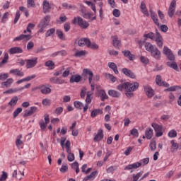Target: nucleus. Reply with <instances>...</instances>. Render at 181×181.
Instances as JSON below:
<instances>
[{
	"mask_svg": "<svg viewBox=\"0 0 181 181\" xmlns=\"http://www.w3.org/2000/svg\"><path fill=\"white\" fill-rule=\"evenodd\" d=\"M117 88L119 91H125V95L127 98H132L134 97V91H136L139 88V83L124 82L119 84Z\"/></svg>",
	"mask_w": 181,
	"mask_h": 181,
	"instance_id": "f257e3e1",
	"label": "nucleus"
},
{
	"mask_svg": "<svg viewBox=\"0 0 181 181\" xmlns=\"http://www.w3.org/2000/svg\"><path fill=\"white\" fill-rule=\"evenodd\" d=\"M144 37H146V39H151V40H155L159 49H162L163 47V37L158 29H156V35L155 33L150 32L148 34H144Z\"/></svg>",
	"mask_w": 181,
	"mask_h": 181,
	"instance_id": "f03ea898",
	"label": "nucleus"
},
{
	"mask_svg": "<svg viewBox=\"0 0 181 181\" xmlns=\"http://www.w3.org/2000/svg\"><path fill=\"white\" fill-rule=\"evenodd\" d=\"M145 49L147 52H151V55L156 60H160L162 54L156 46L152 45L151 42H146Z\"/></svg>",
	"mask_w": 181,
	"mask_h": 181,
	"instance_id": "7ed1b4c3",
	"label": "nucleus"
},
{
	"mask_svg": "<svg viewBox=\"0 0 181 181\" xmlns=\"http://www.w3.org/2000/svg\"><path fill=\"white\" fill-rule=\"evenodd\" d=\"M87 76H88V83L90 85L91 92L93 93L94 90H95V84L93 83V77H94V74L91 70L88 69H83L82 72V77H85L87 78Z\"/></svg>",
	"mask_w": 181,
	"mask_h": 181,
	"instance_id": "20e7f679",
	"label": "nucleus"
},
{
	"mask_svg": "<svg viewBox=\"0 0 181 181\" xmlns=\"http://www.w3.org/2000/svg\"><path fill=\"white\" fill-rule=\"evenodd\" d=\"M49 23H50V16H46L38 24L39 33H45L47 26H49Z\"/></svg>",
	"mask_w": 181,
	"mask_h": 181,
	"instance_id": "39448f33",
	"label": "nucleus"
},
{
	"mask_svg": "<svg viewBox=\"0 0 181 181\" xmlns=\"http://www.w3.org/2000/svg\"><path fill=\"white\" fill-rule=\"evenodd\" d=\"M72 23L73 25H77L78 26L81 27V29H87L88 26H90V23L80 16L74 17L72 21Z\"/></svg>",
	"mask_w": 181,
	"mask_h": 181,
	"instance_id": "423d86ee",
	"label": "nucleus"
},
{
	"mask_svg": "<svg viewBox=\"0 0 181 181\" xmlns=\"http://www.w3.org/2000/svg\"><path fill=\"white\" fill-rule=\"evenodd\" d=\"M163 53L165 56H167L168 60L170 62H175V54H173V52H172V50L169 49V47L164 46L163 49Z\"/></svg>",
	"mask_w": 181,
	"mask_h": 181,
	"instance_id": "0eeeda50",
	"label": "nucleus"
},
{
	"mask_svg": "<svg viewBox=\"0 0 181 181\" xmlns=\"http://www.w3.org/2000/svg\"><path fill=\"white\" fill-rule=\"evenodd\" d=\"M44 119H41L39 122V125L40 127L41 128L42 131H45V129H46V127H47V124H49V122H50V118L49 117V114H45L44 115Z\"/></svg>",
	"mask_w": 181,
	"mask_h": 181,
	"instance_id": "6e6552de",
	"label": "nucleus"
},
{
	"mask_svg": "<svg viewBox=\"0 0 181 181\" xmlns=\"http://www.w3.org/2000/svg\"><path fill=\"white\" fill-rule=\"evenodd\" d=\"M151 127L153 128L156 132V136L159 138V136H162V135H163V132H162L163 127H162V125H159L156 123H152Z\"/></svg>",
	"mask_w": 181,
	"mask_h": 181,
	"instance_id": "1a4fd4ad",
	"label": "nucleus"
},
{
	"mask_svg": "<svg viewBox=\"0 0 181 181\" xmlns=\"http://www.w3.org/2000/svg\"><path fill=\"white\" fill-rule=\"evenodd\" d=\"M175 11H176V0H173L168 8V16H170V18H172L175 15Z\"/></svg>",
	"mask_w": 181,
	"mask_h": 181,
	"instance_id": "9d476101",
	"label": "nucleus"
},
{
	"mask_svg": "<svg viewBox=\"0 0 181 181\" xmlns=\"http://www.w3.org/2000/svg\"><path fill=\"white\" fill-rule=\"evenodd\" d=\"M144 88V93H146V95L148 98H152L153 95H155V90H153L152 87H151L149 85H145Z\"/></svg>",
	"mask_w": 181,
	"mask_h": 181,
	"instance_id": "9b49d317",
	"label": "nucleus"
},
{
	"mask_svg": "<svg viewBox=\"0 0 181 181\" xmlns=\"http://www.w3.org/2000/svg\"><path fill=\"white\" fill-rule=\"evenodd\" d=\"M37 64V57H34L31 59H27L26 60V69H33V67H35Z\"/></svg>",
	"mask_w": 181,
	"mask_h": 181,
	"instance_id": "f8f14e48",
	"label": "nucleus"
},
{
	"mask_svg": "<svg viewBox=\"0 0 181 181\" xmlns=\"http://www.w3.org/2000/svg\"><path fill=\"white\" fill-rule=\"evenodd\" d=\"M156 83L160 87H169V83H168V82L162 81V76L160 75L156 76Z\"/></svg>",
	"mask_w": 181,
	"mask_h": 181,
	"instance_id": "ddd939ff",
	"label": "nucleus"
},
{
	"mask_svg": "<svg viewBox=\"0 0 181 181\" xmlns=\"http://www.w3.org/2000/svg\"><path fill=\"white\" fill-rule=\"evenodd\" d=\"M49 81H51V83H53V84L58 85L66 84L67 83L66 82V80L62 79L59 77H52L49 78Z\"/></svg>",
	"mask_w": 181,
	"mask_h": 181,
	"instance_id": "4468645a",
	"label": "nucleus"
},
{
	"mask_svg": "<svg viewBox=\"0 0 181 181\" xmlns=\"http://www.w3.org/2000/svg\"><path fill=\"white\" fill-rule=\"evenodd\" d=\"M50 86L49 85H41L40 86V92L45 95H47V94H50L52 93V89L50 88Z\"/></svg>",
	"mask_w": 181,
	"mask_h": 181,
	"instance_id": "2eb2a0df",
	"label": "nucleus"
},
{
	"mask_svg": "<svg viewBox=\"0 0 181 181\" xmlns=\"http://www.w3.org/2000/svg\"><path fill=\"white\" fill-rule=\"evenodd\" d=\"M37 111V107L36 106H32L30 107V110H27L25 111V113L23 115V117L26 118V117H30V115H33L35 112Z\"/></svg>",
	"mask_w": 181,
	"mask_h": 181,
	"instance_id": "dca6fc26",
	"label": "nucleus"
},
{
	"mask_svg": "<svg viewBox=\"0 0 181 181\" xmlns=\"http://www.w3.org/2000/svg\"><path fill=\"white\" fill-rule=\"evenodd\" d=\"M78 46H80V47H83V46H90V38H81L78 41Z\"/></svg>",
	"mask_w": 181,
	"mask_h": 181,
	"instance_id": "f3484780",
	"label": "nucleus"
},
{
	"mask_svg": "<svg viewBox=\"0 0 181 181\" xmlns=\"http://www.w3.org/2000/svg\"><path fill=\"white\" fill-rule=\"evenodd\" d=\"M142 166V163L136 162L133 164H129L124 168V170H131L132 169H138V168H141Z\"/></svg>",
	"mask_w": 181,
	"mask_h": 181,
	"instance_id": "a211bd4d",
	"label": "nucleus"
},
{
	"mask_svg": "<svg viewBox=\"0 0 181 181\" xmlns=\"http://www.w3.org/2000/svg\"><path fill=\"white\" fill-rule=\"evenodd\" d=\"M13 83V78H9L6 81H3L1 83V88H9L11 86Z\"/></svg>",
	"mask_w": 181,
	"mask_h": 181,
	"instance_id": "6ab92c4d",
	"label": "nucleus"
},
{
	"mask_svg": "<svg viewBox=\"0 0 181 181\" xmlns=\"http://www.w3.org/2000/svg\"><path fill=\"white\" fill-rule=\"evenodd\" d=\"M122 71L124 76H127V77H129L130 78H135V74L132 72L130 69H128L127 68H123L122 69Z\"/></svg>",
	"mask_w": 181,
	"mask_h": 181,
	"instance_id": "aec40b11",
	"label": "nucleus"
},
{
	"mask_svg": "<svg viewBox=\"0 0 181 181\" xmlns=\"http://www.w3.org/2000/svg\"><path fill=\"white\" fill-rule=\"evenodd\" d=\"M104 138V132H103V129H99L98 131L97 134L93 138V141L95 142H100V141H102V139Z\"/></svg>",
	"mask_w": 181,
	"mask_h": 181,
	"instance_id": "412c9836",
	"label": "nucleus"
},
{
	"mask_svg": "<svg viewBox=\"0 0 181 181\" xmlns=\"http://www.w3.org/2000/svg\"><path fill=\"white\" fill-rule=\"evenodd\" d=\"M8 52L11 54H18L19 53H23V49L20 47H13L8 49Z\"/></svg>",
	"mask_w": 181,
	"mask_h": 181,
	"instance_id": "4be33fe9",
	"label": "nucleus"
},
{
	"mask_svg": "<svg viewBox=\"0 0 181 181\" xmlns=\"http://www.w3.org/2000/svg\"><path fill=\"white\" fill-rule=\"evenodd\" d=\"M81 81V76L78 74L72 75L70 77L69 83L73 84V83H80Z\"/></svg>",
	"mask_w": 181,
	"mask_h": 181,
	"instance_id": "5701e85b",
	"label": "nucleus"
},
{
	"mask_svg": "<svg viewBox=\"0 0 181 181\" xmlns=\"http://www.w3.org/2000/svg\"><path fill=\"white\" fill-rule=\"evenodd\" d=\"M10 74H13V76H18V77H23L25 73L21 71L19 69H14L10 70Z\"/></svg>",
	"mask_w": 181,
	"mask_h": 181,
	"instance_id": "b1692460",
	"label": "nucleus"
},
{
	"mask_svg": "<svg viewBox=\"0 0 181 181\" xmlns=\"http://www.w3.org/2000/svg\"><path fill=\"white\" fill-rule=\"evenodd\" d=\"M112 45L115 49H119L121 40H118V35L112 36Z\"/></svg>",
	"mask_w": 181,
	"mask_h": 181,
	"instance_id": "393cba45",
	"label": "nucleus"
},
{
	"mask_svg": "<svg viewBox=\"0 0 181 181\" xmlns=\"http://www.w3.org/2000/svg\"><path fill=\"white\" fill-rule=\"evenodd\" d=\"M122 54H124V57H128L129 60L132 62L135 60V55L131 53L129 50H124L122 51Z\"/></svg>",
	"mask_w": 181,
	"mask_h": 181,
	"instance_id": "a878e982",
	"label": "nucleus"
},
{
	"mask_svg": "<svg viewBox=\"0 0 181 181\" xmlns=\"http://www.w3.org/2000/svg\"><path fill=\"white\" fill-rule=\"evenodd\" d=\"M150 13H151V19L152 21L154 22V23L157 25L159 26V19H158V15L156 13H155L153 12V11H152V9H151L149 11Z\"/></svg>",
	"mask_w": 181,
	"mask_h": 181,
	"instance_id": "bb28decb",
	"label": "nucleus"
},
{
	"mask_svg": "<svg viewBox=\"0 0 181 181\" xmlns=\"http://www.w3.org/2000/svg\"><path fill=\"white\" fill-rule=\"evenodd\" d=\"M33 78H36L35 74L30 75L29 76H27L26 78L17 81L16 84H21V83H23L25 81H30V80H33Z\"/></svg>",
	"mask_w": 181,
	"mask_h": 181,
	"instance_id": "cd10ccee",
	"label": "nucleus"
},
{
	"mask_svg": "<svg viewBox=\"0 0 181 181\" xmlns=\"http://www.w3.org/2000/svg\"><path fill=\"white\" fill-rule=\"evenodd\" d=\"M50 4L49 3V1H47V0H45L43 1V12L44 13H48V12H50Z\"/></svg>",
	"mask_w": 181,
	"mask_h": 181,
	"instance_id": "c85d7f7f",
	"label": "nucleus"
},
{
	"mask_svg": "<svg viewBox=\"0 0 181 181\" xmlns=\"http://www.w3.org/2000/svg\"><path fill=\"white\" fill-rule=\"evenodd\" d=\"M166 65L168 67H170V69H173V70H175V71H179V66H177V64L176 63V62L173 61L172 62H167Z\"/></svg>",
	"mask_w": 181,
	"mask_h": 181,
	"instance_id": "c756f323",
	"label": "nucleus"
},
{
	"mask_svg": "<svg viewBox=\"0 0 181 181\" xmlns=\"http://www.w3.org/2000/svg\"><path fill=\"white\" fill-rule=\"evenodd\" d=\"M108 94L110 97H113L114 98H118L121 95V93L115 90H109Z\"/></svg>",
	"mask_w": 181,
	"mask_h": 181,
	"instance_id": "7c9ffc66",
	"label": "nucleus"
},
{
	"mask_svg": "<svg viewBox=\"0 0 181 181\" xmlns=\"http://www.w3.org/2000/svg\"><path fill=\"white\" fill-rule=\"evenodd\" d=\"M107 66H108L109 69H111L112 70H113L115 74H118V73H119L118 66H117V64H115V63L109 62L107 64Z\"/></svg>",
	"mask_w": 181,
	"mask_h": 181,
	"instance_id": "2f4dec72",
	"label": "nucleus"
},
{
	"mask_svg": "<svg viewBox=\"0 0 181 181\" xmlns=\"http://www.w3.org/2000/svg\"><path fill=\"white\" fill-rule=\"evenodd\" d=\"M97 171L92 172L89 175H87L83 178V181L94 180L95 176H97Z\"/></svg>",
	"mask_w": 181,
	"mask_h": 181,
	"instance_id": "473e14b6",
	"label": "nucleus"
},
{
	"mask_svg": "<svg viewBox=\"0 0 181 181\" xmlns=\"http://www.w3.org/2000/svg\"><path fill=\"white\" fill-rule=\"evenodd\" d=\"M145 135L147 139H152V137L153 136V130L152 128L146 129Z\"/></svg>",
	"mask_w": 181,
	"mask_h": 181,
	"instance_id": "72a5a7b5",
	"label": "nucleus"
},
{
	"mask_svg": "<svg viewBox=\"0 0 181 181\" xmlns=\"http://www.w3.org/2000/svg\"><path fill=\"white\" fill-rule=\"evenodd\" d=\"M100 114H103V110H101L100 109H95L91 111L90 117L91 118H95V117H97V115Z\"/></svg>",
	"mask_w": 181,
	"mask_h": 181,
	"instance_id": "f704fd0d",
	"label": "nucleus"
},
{
	"mask_svg": "<svg viewBox=\"0 0 181 181\" xmlns=\"http://www.w3.org/2000/svg\"><path fill=\"white\" fill-rule=\"evenodd\" d=\"M56 33L59 39H60L61 40H66V35H64V33H63V31H62V30H57Z\"/></svg>",
	"mask_w": 181,
	"mask_h": 181,
	"instance_id": "c9c22d12",
	"label": "nucleus"
},
{
	"mask_svg": "<svg viewBox=\"0 0 181 181\" xmlns=\"http://www.w3.org/2000/svg\"><path fill=\"white\" fill-rule=\"evenodd\" d=\"M18 96L13 97L8 103V105H10V107H13L16 105V104H18Z\"/></svg>",
	"mask_w": 181,
	"mask_h": 181,
	"instance_id": "e433bc0d",
	"label": "nucleus"
},
{
	"mask_svg": "<svg viewBox=\"0 0 181 181\" xmlns=\"http://www.w3.org/2000/svg\"><path fill=\"white\" fill-rule=\"evenodd\" d=\"M93 93H91L90 91L87 92L86 98V104H91V101H92L91 95H93Z\"/></svg>",
	"mask_w": 181,
	"mask_h": 181,
	"instance_id": "4c0bfd02",
	"label": "nucleus"
},
{
	"mask_svg": "<svg viewBox=\"0 0 181 181\" xmlns=\"http://www.w3.org/2000/svg\"><path fill=\"white\" fill-rule=\"evenodd\" d=\"M45 66H46V67H49L50 70H53V69H54L55 65L53 61L49 60L45 62Z\"/></svg>",
	"mask_w": 181,
	"mask_h": 181,
	"instance_id": "58836bf2",
	"label": "nucleus"
},
{
	"mask_svg": "<svg viewBox=\"0 0 181 181\" xmlns=\"http://www.w3.org/2000/svg\"><path fill=\"white\" fill-rule=\"evenodd\" d=\"M21 139H22V134L18 135L16 140V145L18 148H19V146L23 144V141H22Z\"/></svg>",
	"mask_w": 181,
	"mask_h": 181,
	"instance_id": "ea45409f",
	"label": "nucleus"
},
{
	"mask_svg": "<svg viewBox=\"0 0 181 181\" xmlns=\"http://www.w3.org/2000/svg\"><path fill=\"white\" fill-rule=\"evenodd\" d=\"M100 94H101L100 95L101 101H105V100H108V95H107L105 90H101Z\"/></svg>",
	"mask_w": 181,
	"mask_h": 181,
	"instance_id": "a19ab883",
	"label": "nucleus"
},
{
	"mask_svg": "<svg viewBox=\"0 0 181 181\" xmlns=\"http://www.w3.org/2000/svg\"><path fill=\"white\" fill-rule=\"evenodd\" d=\"M42 104L45 107H50V104H52V100H50V99L49 98H45L42 100Z\"/></svg>",
	"mask_w": 181,
	"mask_h": 181,
	"instance_id": "79ce46f5",
	"label": "nucleus"
},
{
	"mask_svg": "<svg viewBox=\"0 0 181 181\" xmlns=\"http://www.w3.org/2000/svg\"><path fill=\"white\" fill-rule=\"evenodd\" d=\"M74 105L75 108H77L78 110H83V103L80 101H74Z\"/></svg>",
	"mask_w": 181,
	"mask_h": 181,
	"instance_id": "37998d69",
	"label": "nucleus"
},
{
	"mask_svg": "<svg viewBox=\"0 0 181 181\" xmlns=\"http://www.w3.org/2000/svg\"><path fill=\"white\" fill-rule=\"evenodd\" d=\"M54 32H56V28L49 29L45 33V37H49L52 36L53 33H54Z\"/></svg>",
	"mask_w": 181,
	"mask_h": 181,
	"instance_id": "c03bdc74",
	"label": "nucleus"
},
{
	"mask_svg": "<svg viewBox=\"0 0 181 181\" xmlns=\"http://www.w3.org/2000/svg\"><path fill=\"white\" fill-rule=\"evenodd\" d=\"M106 77H107V78L110 80V81H112V83H115V81H117V77L114 76V75H112V74H106Z\"/></svg>",
	"mask_w": 181,
	"mask_h": 181,
	"instance_id": "a18cd8bd",
	"label": "nucleus"
},
{
	"mask_svg": "<svg viewBox=\"0 0 181 181\" xmlns=\"http://www.w3.org/2000/svg\"><path fill=\"white\" fill-rule=\"evenodd\" d=\"M9 59V54H8L7 52L4 54V59L2 61L0 62V67L1 64H5V63H8V59Z\"/></svg>",
	"mask_w": 181,
	"mask_h": 181,
	"instance_id": "49530a36",
	"label": "nucleus"
},
{
	"mask_svg": "<svg viewBox=\"0 0 181 181\" xmlns=\"http://www.w3.org/2000/svg\"><path fill=\"white\" fill-rule=\"evenodd\" d=\"M168 136L170 138H176V136H177V132H176V130L175 129L170 130L168 132Z\"/></svg>",
	"mask_w": 181,
	"mask_h": 181,
	"instance_id": "de8ad7c7",
	"label": "nucleus"
},
{
	"mask_svg": "<svg viewBox=\"0 0 181 181\" xmlns=\"http://www.w3.org/2000/svg\"><path fill=\"white\" fill-rule=\"evenodd\" d=\"M22 107H18L13 113V118H16V117H18V115L22 112Z\"/></svg>",
	"mask_w": 181,
	"mask_h": 181,
	"instance_id": "09e8293b",
	"label": "nucleus"
},
{
	"mask_svg": "<svg viewBox=\"0 0 181 181\" xmlns=\"http://www.w3.org/2000/svg\"><path fill=\"white\" fill-rule=\"evenodd\" d=\"M86 94H87V87L83 86L80 93L81 98H84Z\"/></svg>",
	"mask_w": 181,
	"mask_h": 181,
	"instance_id": "8fccbe9b",
	"label": "nucleus"
},
{
	"mask_svg": "<svg viewBox=\"0 0 181 181\" xmlns=\"http://www.w3.org/2000/svg\"><path fill=\"white\" fill-rule=\"evenodd\" d=\"M28 8H35L36 4H35V0H27Z\"/></svg>",
	"mask_w": 181,
	"mask_h": 181,
	"instance_id": "3c124183",
	"label": "nucleus"
},
{
	"mask_svg": "<svg viewBox=\"0 0 181 181\" xmlns=\"http://www.w3.org/2000/svg\"><path fill=\"white\" fill-rule=\"evenodd\" d=\"M158 16H159V18H160L161 22H162L163 23H165V14H163V13H162V12L160 11V10H158Z\"/></svg>",
	"mask_w": 181,
	"mask_h": 181,
	"instance_id": "603ef678",
	"label": "nucleus"
},
{
	"mask_svg": "<svg viewBox=\"0 0 181 181\" xmlns=\"http://www.w3.org/2000/svg\"><path fill=\"white\" fill-rule=\"evenodd\" d=\"M75 57H81V56H86V51H78L74 54Z\"/></svg>",
	"mask_w": 181,
	"mask_h": 181,
	"instance_id": "864d4df0",
	"label": "nucleus"
},
{
	"mask_svg": "<svg viewBox=\"0 0 181 181\" xmlns=\"http://www.w3.org/2000/svg\"><path fill=\"white\" fill-rule=\"evenodd\" d=\"M20 18H21V12L18 11L16 13V16L13 21L14 25H16V23H18V21H19Z\"/></svg>",
	"mask_w": 181,
	"mask_h": 181,
	"instance_id": "5fc2aeb1",
	"label": "nucleus"
},
{
	"mask_svg": "<svg viewBox=\"0 0 181 181\" xmlns=\"http://www.w3.org/2000/svg\"><path fill=\"white\" fill-rule=\"evenodd\" d=\"M8 77H9L8 74L0 73V80L1 81H5V80H6Z\"/></svg>",
	"mask_w": 181,
	"mask_h": 181,
	"instance_id": "6e6d98bb",
	"label": "nucleus"
},
{
	"mask_svg": "<svg viewBox=\"0 0 181 181\" xmlns=\"http://www.w3.org/2000/svg\"><path fill=\"white\" fill-rule=\"evenodd\" d=\"M8 179V173L5 171H2V175L0 177V181H5Z\"/></svg>",
	"mask_w": 181,
	"mask_h": 181,
	"instance_id": "4d7b16f0",
	"label": "nucleus"
},
{
	"mask_svg": "<svg viewBox=\"0 0 181 181\" xmlns=\"http://www.w3.org/2000/svg\"><path fill=\"white\" fill-rule=\"evenodd\" d=\"M66 21H67V17L66 16H60L59 20L57 21V23L61 25V23H64V22H66Z\"/></svg>",
	"mask_w": 181,
	"mask_h": 181,
	"instance_id": "13d9d810",
	"label": "nucleus"
},
{
	"mask_svg": "<svg viewBox=\"0 0 181 181\" xmlns=\"http://www.w3.org/2000/svg\"><path fill=\"white\" fill-rule=\"evenodd\" d=\"M168 98H169V103L172 104L175 100H176V97H175V95L172 93H170L168 95Z\"/></svg>",
	"mask_w": 181,
	"mask_h": 181,
	"instance_id": "bf43d9fd",
	"label": "nucleus"
},
{
	"mask_svg": "<svg viewBox=\"0 0 181 181\" xmlns=\"http://www.w3.org/2000/svg\"><path fill=\"white\" fill-rule=\"evenodd\" d=\"M177 88H180V86H170L167 89H165V91H176Z\"/></svg>",
	"mask_w": 181,
	"mask_h": 181,
	"instance_id": "052dcab7",
	"label": "nucleus"
},
{
	"mask_svg": "<svg viewBox=\"0 0 181 181\" xmlns=\"http://www.w3.org/2000/svg\"><path fill=\"white\" fill-rule=\"evenodd\" d=\"M130 134L131 135H133V136H136V138H138V136H139V132H138V129H133L130 131Z\"/></svg>",
	"mask_w": 181,
	"mask_h": 181,
	"instance_id": "680f3d73",
	"label": "nucleus"
},
{
	"mask_svg": "<svg viewBox=\"0 0 181 181\" xmlns=\"http://www.w3.org/2000/svg\"><path fill=\"white\" fill-rule=\"evenodd\" d=\"M91 16H93V14L90 12H83V17L85 19H91Z\"/></svg>",
	"mask_w": 181,
	"mask_h": 181,
	"instance_id": "e2e57ef3",
	"label": "nucleus"
},
{
	"mask_svg": "<svg viewBox=\"0 0 181 181\" xmlns=\"http://www.w3.org/2000/svg\"><path fill=\"white\" fill-rule=\"evenodd\" d=\"M33 28H35V24L28 23L27 25V32H28V33H32V29H33Z\"/></svg>",
	"mask_w": 181,
	"mask_h": 181,
	"instance_id": "0e129e2a",
	"label": "nucleus"
},
{
	"mask_svg": "<svg viewBox=\"0 0 181 181\" xmlns=\"http://www.w3.org/2000/svg\"><path fill=\"white\" fill-rule=\"evenodd\" d=\"M151 151L156 150V141H151L149 144Z\"/></svg>",
	"mask_w": 181,
	"mask_h": 181,
	"instance_id": "69168bd1",
	"label": "nucleus"
},
{
	"mask_svg": "<svg viewBox=\"0 0 181 181\" xmlns=\"http://www.w3.org/2000/svg\"><path fill=\"white\" fill-rule=\"evenodd\" d=\"M69 75H70V68H67L66 70L62 73V77H64V78H66V77H69Z\"/></svg>",
	"mask_w": 181,
	"mask_h": 181,
	"instance_id": "338daca9",
	"label": "nucleus"
},
{
	"mask_svg": "<svg viewBox=\"0 0 181 181\" xmlns=\"http://www.w3.org/2000/svg\"><path fill=\"white\" fill-rule=\"evenodd\" d=\"M71 25H70V23H66L64 25V32H69V30H70L71 29Z\"/></svg>",
	"mask_w": 181,
	"mask_h": 181,
	"instance_id": "774afa93",
	"label": "nucleus"
}]
</instances>
